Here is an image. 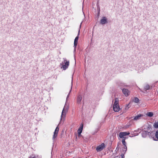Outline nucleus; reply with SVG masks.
Segmentation results:
<instances>
[{
  "mask_svg": "<svg viewBox=\"0 0 158 158\" xmlns=\"http://www.w3.org/2000/svg\"><path fill=\"white\" fill-rule=\"evenodd\" d=\"M83 7H82V10H83Z\"/></svg>",
  "mask_w": 158,
  "mask_h": 158,
  "instance_id": "cd10ccee",
  "label": "nucleus"
},
{
  "mask_svg": "<svg viewBox=\"0 0 158 158\" xmlns=\"http://www.w3.org/2000/svg\"><path fill=\"white\" fill-rule=\"evenodd\" d=\"M124 140H125V139H127V138H128V137H125V136H124Z\"/></svg>",
  "mask_w": 158,
  "mask_h": 158,
  "instance_id": "a878e982",
  "label": "nucleus"
},
{
  "mask_svg": "<svg viewBox=\"0 0 158 158\" xmlns=\"http://www.w3.org/2000/svg\"><path fill=\"white\" fill-rule=\"evenodd\" d=\"M82 99V97L81 95H79L78 96L77 99V103L79 104L81 103Z\"/></svg>",
  "mask_w": 158,
  "mask_h": 158,
  "instance_id": "9b49d317",
  "label": "nucleus"
},
{
  "mask_svg": "<svg viewBox=\"0 0 158 158\" xmlns=\"http://www.w3.org/2000/svg\"><path fill=\"white\" fill-rule=\"evenodd\" d=\"M151 127L148 125L147 126H145L143 127V129L144 130L142 131L141 132V135L143 137L145 138L147 135H149V134H151L152 132L151 131Z\"/></svg>",
  "mask_w": 158,
  "mask_h": 158,
  "instance_id": "f257e3e1",
  "label": "nucleus"
},
{
  "mask_svg": "<svg viewBox=\"0 0 158 158\" xmlns=\"http://www.w3.org/2000/svg\"><path fill=\"white\" fill-rule=\"evenodd\" d=\"M147 115L150 117H151L153 116V114L152 112H149L147 114Z\"/></svg>",
  "mask_w": 158,
  "mask_h": 158,
  "instance_id": "a211bd4d",
  "label": "nucleus"
},
{
  "mask_svg": "<svg viewBox=\"0 0 158 158\" xmlns=\"http://www.w3.org/2000/svg\"><path fill=\"white\" fill-rule=\"evenodd\" d=\"M63 61H62L60 63V65L61 66V68L63 69L64 70H65L68 68L69 62L65 58H63Z\"/></svg>",
  "mask_w": 158,
  "mask_h": 158,
  "instance_id": "f03ea898",
  "label": "nucleus"
},
{
  "mask_svg": "<svg viewBox=\"0 0 158 158\" xmlns=\"http://www.w3.org/2000/svg\"><path fill=\"white\" fill-rule=\"evenodd\" d=\"M79 32H80V30H79L78 31V33L77 35V36L75 38L74 41V52H75L76 51V47L77 46V43H78V40L79 38Z\"/></svg>",
  "mask_w": 158,
  "mask_h": 158,
  "instance_id": "39448f33",
  "label": "nucleus"
},
{
  "mask_svg": "<svg viewBox=\"0 0 158 158\" xmlns=\"http://www.w3.org/2000/svg\"><path fill=\"white\" fill-rule=\"evenodd\" d=\"M118 99L116 98L115 100V102L113 106V109L116 112H118L120 110V108L118 104Z\"/></svg>",
  "mask_w": 158,
  "mask_h": 158,
  "instance_id": "7ed1b4c3",
  "label": "nucleus"
},
{
  "mask_svg": "<svg viewBox=\"0 0 158 158\" xmlns=\"http://www.w3.org/2000/svg\"><path fill=\"white\" fill-rule=\"evenodd\" d=\"M105 147V144L104 143L97 146L96 148V150L97 152H100L102 151Z\"/></svg>",
  "mask_w": 158,
  "mask_h": 158,
  "instance_id": "0eeeda50",
  "label": "nucleus"
},
{
  "mask_svg": "<svg viewBox=\"0 0 158 158\" xmlns=\"http://www.w3.org/2000/svg\"><path fill=\"white\" fill-rule=\"evenodd\" d=\"M125 153H123L122 152L121 154V156L122 158H124V154Z\"/></svg>",
  "mask_w": 158,
  "mask_h": 158,
  "instance_id": "5701e85b",
  "label": "nucleus"
},
{
  "mask_svg": "<svg viewBox=\"0 0 158 158\" xmlns=\"http://www.w3.org/2000/svg\"><path fill=\"white\" fill-rule=\"evenodd\" d=\"M150 86L149 85H147L145 86L144 87V89L145 90H148L149 89Z\"/></svg>",
  "mask_w": 158,
  "mask_h": 158,
  "instance_id": "aec40b11",
  "label": "nucleus"
},
{
  "mask_svg": "<svg viewBox=\"0 0 158 158\" xmlns=\"http://www.w3.org/2000/svg\"><path fill=\"white\" fill-rule=\"evenodd\" d=\"M134 101L135 103H137L139 102V100L137 98L135 97L134 98Z\"/></svg>",
  "mask_w": 158,
  "mask_h": 158,
  "instance_id": "6ab92c4d",
  "label": "nucleus"
},
{
  "mask_svg": "<svg viewBox=\"0 0 158 158\" xmlns=\"http://www.w3.org/2000/svg\"><path fill=\"white\" fill-rule=\"evenodd\" d=\"M129 104H127V106H126V107L125 108L126 109H128V108H129V107H128V106H129Z\"/></svg>",
  "mask_w": 158,
  "mask_h": 158,
  "instance_id": "393cba45",
  "label": "nucleus"
},
{
  "mask_svg": "<svg viewBox=\"0 0 158 158\" xmlns=\"http://www.w3.org/2000/svg\"><path fill=\"white\" fill-rule=\"evenodd\" d=\"M129 132H120L119 134V137L122 139H124V137L130 134Z\"/></svg>",
  "mask_w": 158,
  "mask_h": 158,
  "instance_id": "423d86ee",
  "label": "nucleus"
},
{
  "mask_svg": "<svg viewBox=\"0 0 158 158\" xmlns=\"http://www.w3.org/2000/svg\"><path fill=\"white\" fill-rule=\"evenodd\" d=\"M83 129V126L82 127H79V128L78 129L77 131L78 134V135L79 136L80 135Z\"/></svg>",
  "mask_w": 158,
  "mask_h": 158,
  "instance_id": "f8f14e48",
  "label": "nucleus"
},
{
  "mask_svg": "<svg viewBox=\"0 0 158 158\" xmlns=\"http://www.w3.org/2000/svg\"><path fill=\"white\" fill-rule=\"evenodd\" d=\"M122 152L123 153H125L127 151V146H124L122 148Z\"/></svg>",
  "mask_w": 158,
  "mask_h": 158,
  "instance_id": "4468645a",
  "label": "nucleus"
},
{
  "mask_svg": "<svg viewBox=\"0 0 158 158\" xmlns=\"http://www.w3.org/2000/svg\"><path fill=\"white\" fill-rule=\"evenodd\" d=\"M139 130H139V129H138V130H136V131H135V132H138V131H139Z\"/></svg>",
  "mask_w": 158,
  "mask_h": 158,
  "instance_id": "bb28decb",
  "label": "nucleus"
},
{
  "mask_svg": "<svg viewBox=\"0 0 158 158\" xmlns=\"http://www.w3.org/2000/svg\"><path fill=\"white\" fill-rule=\"evenodd\" d=\"M72 86L71 87V89L70 90L69 92V93L68 94L67 96V98H66V99H67V98H68V97H69V95L70 94V93L71 92V89H72Z\"/></svg>",
  "mask_w": 158,
  "mask_h": 158,
  "instance_id": "b1692460",
  "label": "nucleus"
},
{
  "mask_svg": "<svg viewBox=\"0 0 158 158\" xmlns=\"http://www.w3.org/2000/svg\"><path fill=\"white\" fill-rule=\"evenodd\" d=\"M107 20L105 17H102V19L100 20V23L102 24H104L107 23Z\"/></svg>",
  "mask_w": 158,
  "mask_h": 158,
  "instance_id": "9d476101",
  "label": "nucleus"
},
{
  "mask_svg": "<svg viewBox=\"0 0 158 158\" xmlns=\"http://www.w3.org/2000/svg\"><path fill=\"white\" fill-rule=\"evenodd\" d=\"M59 130V128L58 127H57L56 128L55 131L54 132V134L52 137V139L53 140V141H54L55 140L56 138L57 137V134Z\"/></svg>",
  "mask_w": 158,
  "mask_h": 158,
  "instance_id": "6e6552de",
  "label": "nucleus"
},
{
  "mask_svg": "<svg viewBox=\"0 0 158 158\" xmlns=\"http://www.w3.org/2000/svg\"><path fill=\"white\" fill-rule=\"evenodd\" d=\"M132 135H130L129 136L130 137H132L138 135V133H134V134H132Z\"/></svg>",
  "mask_w": 158,
  "mask_h": 158,
  "instance_id": "412c9836",
  "label": "nucleus"
},
{
  "mask_svg": "<svg viewBox=\"0 0 158 158\" xmlns=\"http://www.w3.org/2000/svg\"><path fill=\"white\" fill-rule=\"evenodd\" d=\"M153 127L156 128H158V122H156L153 124Z\"/></svg>",
  "mask_w": 158,
  "mask_h": 158,
  "instance_id": "f3484780",
  "label": "nucleus"
},
{
  "mask_svg": "<svg viewBox=\"0 0 158 158\" xmlns=\"http://www.w3.org/2000/svg\"><path fill=\"white\" fill-rule=\"evenodd\" d=\"M142 115L140 114H138L136 116H135L133 118L134 120H137L139 119L140 117H141Z\"/></svg>",
  "mask_w": 158,
  "mask_h": 158,
  "instance_id": "ddd939ff",
  "label": "nucleus"
},
{
  "mask_svg": "<svg viewBox=\"0 0 158 158\" xmlns=\"http://www.w3.org/2000/svg\"><path fill=\"white\" fill-rule=\"evenodd\" d=\"M155 135L156 137V139H154L153 138V139L155 141H157L158 140V130L156 131Z\"/></svg>",
  "mask_w": 158,
  "mask_h": 158,
  "instance_id": "2eb2a0df",
  "label": "nucleus"
},
{
  "mask_svg": "<svg viewBox=\"0 0 158 158\" xmlns=\"http://www.w3.org/2000/svg\"><path fill=\"white\" fill-rule=\"evenodd\" d=\"M122 144L124 145V146H127V143L124 140V139H122Z\"/></svg>",
  "mask_w": 158,
  "mask_h": 158,
  "instance_id": "dca6fc26",
  "label": "nucleus"
},
{
  "mask_svg": "<svg viewBox=\"0 0 158 158\" xmlns=\"http://www.w3.org/2000/svg\"><path fill=\"white\" fill-rule=\"evenodd\" d=\"M66 110H65L64 107L62 110L61 116L60 121H64V119H65V118L66 116Z\"/></svg>",
  "mask_w": 158,
  "mask_h": 158,
  "instance_id": "20e7f679",
  "label": "nucleus"
},
{
  "mask_svg": "<svg viewBox=\"0 0 158 158\" xmlns=\"http://www.w3.org/2000/svg\"><path fill=\"white\" fill-rule=\"evenodd\" d=\"M29 158H36V157L34 155H32L29 157Z\"/></svg>",
  "mask_w": 158,
  "mask_h": 158,
  "instance_id": "4be33fe9",
  "label": "nucleus"
},
{
  "mask_svg": "<svg viewBox=\"0 0 158 158\" xmlns=\"http://www.w3.org/2000/svg\"><path fill=\"white\" fill-rule=\"evenodd\" d=\"M122 91L126 96H128L130 94V91L127 89L124 88L122 89Z\"/></svg>",
  "mask_w": 158,
  "mask_h": 158,
  "instance_id": "1a4fd4ad",
  "label": "nucleus"
}]
</instances>
